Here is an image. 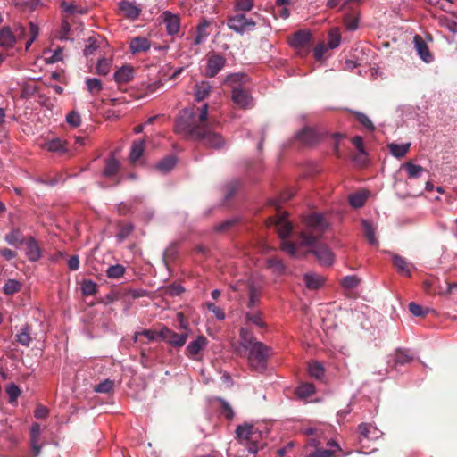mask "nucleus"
<instances>
[{
  "label": "nucleus",
  "mask_w": 457,
  "mask_h": 457,
  "mask_svg": "<svg viewBox=\"0 0 457 457\" xmlns=\"http://www.w3.org/2000/svg\"><path fill=\"white\" fill-rule=\"evenodd\" d=\"M119 170L120 162L113 155H112L110 158L106 160L105 168L104 170V175L105 177L111 178L117 174Z\"/></svg>",
  "instance_id": "nucleus-25"
},
{
  "label": "nucleus",
  "mask_w": 457,
  "mask_h": 457,
  "mask_svg": "<svg viewBox=\"0 0 457 457\" xmlns=\"http://www.w3.org/2000/svg\"><path fill=\"white\" fill-rule=\"evenodd\" d=\"M296 138L304 145H312L317 141V132L311 128H304L297 133Z\"/></svg>",
  "instance_id": "nucleus-19"
},
{
  "label": "nucleus",
  "mask_w": 457,
  "mask_h": 457,
  "mask_svg": "<svg viewBox=\"0 0 457 457\" xmlns=\"http://www.w3.org/2000/svg\"><path fill=\"white\" fill-rule=\"evenodd\" d=\"M358 430L360 432V435L364 439H370L372 430H373V433L375 434L377 429L375 428H373L370 423H361L358 426Z\"/></svg>",
  "instance_id": "nucleus-55"
},
{
  "label": "nucleus",
  "mask_w": 457,
  "mask_h": 457,
  "mask_svg": "<svg viewBox=\"0 0 457 457\" xmlns=\"http://www.w3.org/2000/svg\"><path fill=\"white\" fill-rule=\"evenodd\" d=\"M359 18L353 13L345 14L344 17V25L349 30H355L358 28Z\"/></svg>",
  "instance_id": "nucleus-47"
},
{
  "label": "nucleus",
  "mask_w": 457,
  "mask_h": 457,
  "mask_svg": "<svg viewBox=\"0 0 457 457\" xmlns=\"http://www.w3.org/2000/svg\"><path fill=\"white\" fill-rule=\"evenodd\" d=\"M207 27V23H204L199 25L197 28V35L195 37L194 44L200 45L204 38L206 37V33L204 32L205 28Z\"/></svg>",
  "instance_id": "nucleus-63"
},
{
  "label": "nucleus",
  "mask_w": 457,
  "mask_h": 457,
  "mask_svg": "<svg viewBox=\"0 0 457 457\" xmlns=\"http://www.w3.org/2000/svg\"><path fill=\"white\" fill-rule=\"evenodd\" d=\"M303 279L306 287L312 290L320 288L323 284L322 278L317 274H305Z\"/></svg>",
  "instance_id": "nucleus-30"
},
{
  "label": "nucleus",
  "mask_w": 457,
  "mask_h": 457,
  "mask_svg": "<svg viewBox=\"0 0 457 457\" xmlns=\"http://www.w3.org/2000/svg\"><path fill=\"white\" fill-rule=\"evenodd\" d=\"M392 262L398 273L408 278L411 277L410 270L411 263H409L404 257L399 254H394L392 256Z\"/></svg>",
  "instance_id": "nucleus-13"
},
{
  "label": "nucleus",
  "mask_w": 457,
  "mask_h": 457,
  "mask_svg": "<svg viewBox=\"0 0 457 457\" xmlns=\"http://www.w3.org/2000/svg\"><path fill=\"white\" fill-rule=\"evenodd\" d=\"M184 287L179 284H172L167 288V294L170 296H178L184 292Z\"/></svg>",
  "instance_id": "nucleus-64"
},
{
  "label": "nucleus",
  "mask_w": 457,
  "mask_h": 457,
  "mask_svg": "<svg viewBox=\"0 0 457 457\" xmlns=\"http://www.w3.org/2000/svg\"><path fill=\"white\" fill-rule=\"evenodd\" d=\"M248 352L247 362L251 370L264 373L267 370L268 360L272 354V349L262 343H255L245 349Z\"/></svg>",
  "instance_id": "nucleus-3"
},
{
  "label": "nucleus",
  "mask_w": 457,
  "mask_h": 457,
  "mask_svg": "<svg viewBox=\"0 0 457 457\" xmlns=\"http://www.w3.org/2000/svg\"><path fill=\"white\" fill-rule=\"evenodd\" d=\"M198 111L197 114L194 108L183 109L175 120L174 131L187 139L199 141L207 147H223L225 140L222 136L208 126V105L204 104Z\"/></svg>",
  "instance_id": "nucleus-2"
},
{
  "label": "nucleus",
  "mask_w": 457,
  "mask_h": 457,
  "mask_svg": "<svg viewBox=\"0 0 457 457\" xmlns=\"http://www.w3.org/2000/svg\"><path fill=\"white\" fill-rule=\"evenodd\" d=\"M270 220L282 240L281 249L285 253L295 257L301 248L309 247L308 253H312L320 265L330 266L334 262V254L329 247L318 243L328 227V223L322 214L312 212L305 216L303 218L304 228L295 242L287 239L292 233L293 226L284 214Z\"/></svg>",
  "instance_id": "nucleus-1"
},
{
  "label": "nucleus",
  "mask_w": 457,
  "mask_h": 457,
  "mask_svg": "<svg viewBox=\"0 0 457 457\" xmlns=\"http://www.w3.org/2000/svg\"><path fill=\"white\" fill-rule=\"evenodd\" d=\"M238 183L237 181H231L225 186L224 195L226 199L232 197L237 192Z\"/></svg>",
  "instance_id": "nucleus-59"
},
{
  "label": "nucleus",
  "mask_w": 457,
  "mask_h": 457,
  "mask_svg": "<svg viewBox=\"0 0 457 457\" xmlns=\"http://www.w3.org/2000/svg\"><path fill=\"white\" fill-rule=\"evenodd\" d=\"M21 289V284L15 279H8L3 288L5 295H12Z\"/></svg>",
  "instance_id": "nucleus-40"
},
{
  "label": "nucleus",
  "mask_w": 457,
  "mask_h": 457,
  "mask_svg": "<svg viewBox=\"0 0 457 457\" xmlns=\"http://www.w3.org/2000/svg\"><path fill=\"white\" fill-rule=\"evenodd\" d=\"M266 265L267 268L271 270V271L277 276H280L286 273L287 267L282 260L278 258H269L266 261Z\"/></svg>",
  "instance_id": "nucleus-22"
},
{
  "label": "nucleus",
  "mask_w": 457,
  "mask_h": 457,
  "mask_svg": "<svg viewBox=\"0 0 457 457\" xmlns=\"http://www.w3.org/2000/svg\"><path fill=\"white\" fill-rule=\"evenodd\" d=\"M315 392L314 386L310 383H305L301 386H299L295 389V395L299 398H307L311 395H312Z\"/></svg>",
  "instance_id": "nucleus-39"
},
{
  "label": "nucleus",
  "mask_w": 457,
  "mask_h": 457,
  "mask_svg": "<svg viewBox=\"0 0 457 457\" xmlns=\"http://www.w3.org/2000/svg\"><path fill=\"white\" fill-rule=\"evenodd\" d=\"M226 59L220 54H212L207 59L205 68V76L208 78L215 77L225 66Z\"/></svg>",
  "instance_id": "nucleus-7"
},
{
  "label": "nucleus",
  "mask_w": 457,
  "mask_h": 457,
  "mask_svg": "<svg viewBox=\"0 0 457 457\" xmlns=\"http://www.w3.org/2000/svg\"><path fill=\"white\" fill-rule=\"evenodd\" d=\"M309 373L312 378L320 379L324 375V368L318 361H312L309 363Z\"/></svg>",
  "instance_id": "nucleus-43"
},
{
  "label": "nucleus",
  "mask_w": 457,
  "mask_h": 457,
  "mask_svg": "<svg viewBox=\"0 0 457 457\" xmlns=\"http://www.w3.org/2000/svg\"><path fill=\"white\" fill-rule=\"evenodd\" d=\"M409 311L412 315H414L416 317H425L428 313L429 309L428 308L424 309L420 304H418L414 302H411L409 303Z\"/></svg>",
  "instance_id": "nucleus-50"
},
{
  "label": "nucleus",
  "mask_w": 457,
  "mask_h": 457,
  "mask_svg": "<svg viewBox=\"0 0 457 457\" xmlns=\"http://www.w3.org/2000/svg\"><path fill=\"white\" fill-rule=\"evenodd\" d=\"M207 309L209 312H212L218 320H223L225 319V313L223 310L216 306L214 303H208Z\"/></svg>",
  "instance_id": "nucleus-60"
},
{
  "label": "nucleus",
  "mask_w": 457,
  "mask_h": 457,
  "mask_svg": "<svg viewBox=\"0 0 457 457\" xmlns=\"http://www.w3.org/2000/svg\"><path fill=\"white\" fill-rule=\"evenodd\" d=\"M177 158L174 155H168L155 164V170L161 173L170 172L176 165Z\"/></svg>",
  "instance_id": "nucleus-20"
},
{
  "label": "nucleus",
  "mask_w": 457,
  "mask_h": 457,
  "mask_svg": "<svg viewBox=\"0 0 457 457\" xmlns=\"http://www.w3.org/2000/svg\"><path fill=\"white\" fill-rule=\"evenodd\" d=\"M114 382L111 379H105L95 386V391L97 393L108 394L113 390Z\"/></svg>",
  "instance_id": "nucleus-52"
},
{
  "label": "nucleus",
  "mask_w": 457,
  "mask_h": 457,
  "mask_svg": "<svg viewBox=\"0 0 457 457\" xmlns=\"http://www.w3.org/2000/svg\"><path fill=\"white\" fill-rule=\"evenodd\" d=\"M120 10L127 19L136 20L139 17L141 9L136 6L133 3L123 0L120 3Z\"/></svg>",
  "instance_id": "nucleus-14"
},
{
  "label": "nucleus",
  "mask_w": 457,
  "mask_h": 457,
  "mask_svg": "<svg viewBox=\"0 0 457 457\" xmlns=\"http://www.w3.org/2000/svg\"><path fill=\"white\" fill-rule=\"evenodd\" d=\"M163 22L166 25V30L169 35L179 33L180 28V19L178 15L172 14L170 12H164L162 14Z\"/></svg>",
  "instance_id": "nucleus-10"
},
{
  "label": "nucleus",
  "mask_w": 457,
  "mask_h": 457,
  "mask_svg": "<svg viewBox=\"0 0 457 457\" xmlns=\"http://www.w3.org/2000/svg\"><path fill=\"white\" fill-rule=\"evenodd\" d=\"M312 43V36L306 30H298L289 37V45L302 57L309 54Z\"/></svg>",
  "instance_id": "nucleus-6"
},
{
  "label": "nucleus",
  "mask_w": 457,
  "mask_h": 457,
  "mask_svg": "<svg viewBox=\"0 0 457 457\" xmlns=\"http://www.w3.org/2000/svg\"><path fill=\"white\" fill-rule=\"evenodd\" d=\"M86 85H87V90L91 94H98L103 88L102 81L96 78L87 79L86 80Z\"/></svg>",
  "instance_id": "nucleus-46"
},
{
  "label": "nucleus",
  "mask_w": 457,
  "mask_h": 457,
  "mask_svg": "<svg viewBox=\"0 0 457 457\" xmlns=\"http://www.w3.org/2000/svg\"><path fill=\"white\" fill-rule=\"evenodd\" d=\"M328 46L329 48L334 49L340 44L341 37L337 29H332L328 35Z\"/></svg>",
  "instance_id": "nucleus-54"
},
{
  "label": "nucleus",
  "mask_w": 457,
  "mask_h": 457,
  "mask_svg": "<svg viewBox=\"0 0 457 457\" xmlns=\"http://www.w3.org/2000/svg\"><path fill=\"white\" fill-rule=\"evenodd\" d=\"M211 91V86L208 82L203 81L197 84L195 88V98L197 101L205 99Z\"/></svg>",
  "instance_id": "nucleus-29"
},
{
  "label": "nucleus",
  "mask_w": 457,
  "mask_h": 457,
  "mask_svg": "<svg viewBox=\"0 0 457 457\" xmlns=\"http://www.w3.org/2000/svg\"><path fill=\"white\" fill-rule=\"evenodd\" d=\"M413 361V356L411 355L408 350L398 349L395 354V364L403 365Z\"/></svg>",
  "instance_id": "nucleus-38"
},
{
  "label": "nucleus",
  "mask_w": 457,
  "mask_h": 457,
  "mask_svg": "<svg viewBox=\"0 0 457 457\" xmlns=\"http://www.w3.org/2000/svg\"><path fill=\"white\" fill-rule=\"evenodd\" d=\"M247 82L248 76L245 73L229 74L224 79V84L231 89L232 93L237 90L244 89V86Z\"/></svg>",
  "instance_id": "nucleus-8"
},
{
  "label": "nucleus",
  "mask_w": 457,
  "mask_h": 457,
  "mask_svg": "<svg viewBox=\"0 0 457 457\" xmlns=\"http://www.w3.org/2000/svg\"><path fill=\"white\" fill-rule=\"evenodd\" d=\"M403 167L407 171L408 177L411 179L420 178L424 171V169L420 165L413 164L411 162H406Z\"/></svg>",
  "instance_id": "nucleus-37"
},
{
  "label": "nucleus",
  "mask_w": 457,
  "mask_h": 457,
  "mask_svg": "<svg viewBox=\"0 0 457 457\" xmlns=\"http://www.w3.org/2000/svg\"><path fill=\"white\" fill-rule=\"evenodd\" d=\"M5 392L9 397V403H16L18 397L21 395V391L15 384L11 383L6 386Z\"/></svg>",
  "instance_id": "nucleus-44"
},
{
  "label": "nucleus",
  "mask_w": 457,
  "mask_h": 457,
  "mask_svg": "<svg viewBox=\"0 0 457 457\" xmlns=\"http://www.w3.org/2000/svg\"><path fill=\"white\" fill-rule=\"evenodd\" d=\"M246 322L252 323L259 328H264L266 326L262 320V313L260 311H252L245 313Z\"/></svg>",
  "instance_id": "nucleus-27"
},
{
  "label": "nucleus",
  "mask_w": 457,
  "mask_h": 457,
  "mask_svg": "<svg viewBox=\"0 0 457 457\" xmlns=\"http://www.w3.org/2000/svg\"><path fill=\"white\" fill-rule=\"evenodd\" d=\"M15 42L16 36L9 28L4 27L0 30V46L12 47Z\"/></svg>",
  "instance_id": "nucleus-23"
},
{
  "label": "nucleus",
  "mask_w": 457,
  "mask_h": 457,
  "mask_svg": "<svg viewBox=\"0 0 457 457\" xmlns=\"http://www.w3.org/2000/svg\"><path fill=\"white\" fill-rule=\"evenodd\" d=\"M111 67V62L105 58L98 61L96 65V73L102 76H105L109 73Z\"/></svg>",
  "instance_id": "nucleus-56"
},
{
  "label": "nucleus",
  "mask_w": 457,
  "mask_h": 457,
  "mask_svg": "<svg viewBox=\"0 0 457 457\" xmlns=\"http://www.w3.org/2000/svg\"><path fill=\"white\" fill-rule=\"evenodd\" d=\"M26 254L29 261L37 262L41 257V249L32 237H29L26 241Z\"/></svg>",
  "instance_id": "nucleus-15"
},
{
  "label": "nucleus",
  "mask_w": 457,
  "mask_h": 457,
  "mask_svg": "<svg viewBox=\"0 0 457 457\" xmlns=\"http://www.w3.org/2000/svg\"><path fill=\"white\" fill-rule=\"evenodd\" d=\"M207 345V339L204 336H199L197 338L188 344L187 346V354L194 357L198 354L200 351Z\"/></svg>",
  "instance_id": "nucleus-18"
},
{
  "label": "nucleus",
  "mask_w": 457,
  "mask_h": 457,
  "mask_svg": "<svg viewBox=\"0 0 457 457\" xmlns=\"http://www.w3.org/2000/svg\"><path fill=\"white\" fill-rule=\"evenodd\" d=\"M5 241L13 246H18L23 243V237L21 231L17 228H12L5 235Z\"/></svg>",
  "instance_id": "nucleus-33"
},
{
  "label": "nucleus",
  "mask_w": 457,
  "mask_h": 457,
  "mask_svg": "<svg viewBox=\"0 0 457 457\" xmlns=\"http://www.w3.org/2000/svg\"><path fill=\"white\" fill-rule=\"evenodd\" d=\"M240 221V219L237 217H234L228 220H226L214 227V230L218 233H224L234 228Z\"/></svg>",
  "instance_id": "nucleus-35"
},
{
  "label": "nucleus",
  "mask_w": 457,
  "mask_h": 457,
  "mask_svg": "<svg viewBox=\"0 0 457 457\" xmlns=\"http://www.w3.org/2000/svg\"><path fill=\"white\" fill-rule=\"evenodd\" d=\"M46 149L50 152H66V142L59 138L53 139L46 144Z\"/></svg>",
  "instance_id": "nucleus-42"
},
{
  "label": "nucleus",
  "mask_w": 457,
  "mask_h": 457,
  "mask_svg": "<svg viewBox=\"0 0 457 457\" xmlns=\"http://www.w3.org/2000/svg\"><path fill=\"white\" fill-rule=\"evenodd\" d=\"M260 292L254 287H251L249 289V300L247 303V307L249 309H253L259 303Z\"/></svg>",
  "instance_id": "nucleus-51"
},
{
  "label": "nucleus",
  "mask_w": 457,
  "mask_h": 457,
  "mask_svg": "<svg viewBox=\"0 0 457 457\" xmlns=\"http://www.w3.org/2000/svg\"><path fill=\"white\" fill-rule=\"evenodd\" d=\"M253 6V0H234V11L236 12H250Z\"/></svg>",
  "instance_id": "nucleus-36"
},
{
  "label": "nucleus",
  "mask_w": 457,
  "mask_h": 457,
  "mask_svg": "<svg viewBox=\"0 0 457 457\" xmlns=\"http://www.w3.org/2000/svg\"><path fill=\"white\" fill-rule=\"evenodd\" d=\"M354 116H355L356 120L368 130L373 131L375 129V127H374L372 121L369 119V117L366 114H364L362 112H355Z\"/></svg>",
  "instance_id": "nucleus-49"
},
{
  "label": "nucleus",
  "mask_w": 457,
  "mask_h": 457,
  "mask_svg": "<svg viewBox=\"0 0 457 457\" xmlns=\"http://www.w3.org/2000/svg\"><path fill=\"white\" fill-rule=\"evenodd\" d=\"M410 146H411L410 143L403 144V145L391 143L387 145L390 154L398 159L403 158L407 154V152L410 149Z\"/></svg>",
  "instance_id": "nucleus-24"
},
{
  "label": "nucleus",
  "mask_w": 457,
  "mask_h": 457,
  "mask_svg": "<svg viewBox=\"0 0 457 457\" xmlns=\"http://www.w3.org/2000/svg\"><path fill=\"white\" fill-rule=\"evenodd\" d=\"M255 18H259L257 13L247 16L245 12H236L228 17L227 26L236 33L243 35L255 29L257 25Z\"/></svg>",
  "instance_id": "nucleus-4"
},
{
  "label": "nucleus",
  "mask_w": 457,
  "mask_h": 457,
  "mask_svg": "<svg viewBox=\"0 0 457 457\" xmlns=\"http://www.w3.org/2000/svg\"><path fill=\"white\" fill-rule=\"evenodd\" d=\"M327 445L329 447L328 449H317L307 457H339L337 453L342 450L337 443L331 440L328 442Z\"/></svg>",
  "instance_id": "nucleus-12"
},
{
  "label": "nucleus",
  "mask_w": 457,
  "mask_h": 457,
  "mask_svg": "<svg viewBox=\"0 0 457 457\" xmlns=\"http://www.w3.org/2000/svg\"><path fill=\"white\" fill-rule=\"evenodd\" d=\"M134 230V226L131 223L120 224V231L116 237L119 242H123Z\"/></svg>",
  "instance_id": "nucleus-45"
},
{
  "label": "nucleus",
  "mask_w": 457,
  "mask_h": 457,
  "mask_svg": "<svg viewBox=\"0 0 457 457\" xmlns=\"http://www.w3.org/2000/svg\"><path fill=\"white\" fill-rule=\"evenodd\" d=\"M232 100L241 109H248L253 106V99L245 88L233 92Z\"/></svg>",
  "instance_id": "nucleus-9"
},
{
  "label": "nucleus",
  "mask_w": 457,
  "mask_h": 457,
  "mask_svg": "<svg viewBox=\"0 0 457 457\" xmlns=\"http://www.w3.org/2000/svg\"><path fill=\"white\" fill-rule=\"evenodd\" d=\"M236 434L240 443L247 446L249 453H255L258 451V444L262 435L253 425L248 423L239 425L236 429Z\"/></svg>",
  "instance_id": "nucleus-5"
},
{
  "label": "nucleus",
  "mask_w": 457,
  "mask_h": 457,
  "mask_svg": "<svg viewBox=\"0 0 457 457\" xmlns=\"http://www.w3.org/2000/svg\"><path fill=\"white\" fill-rule=\"evenodd\" d=\"M187 337H188V334L187 332L182 333V334H178L174 331H171L167 343L174 347H181L186 344Z\"/></svg>",
  "instance_id": "nucleus-31"
},
{
  "label": "nucleus",
  "mask_w": 457,
  "mask_h": 457,
  "mask_svg": "<svg viewBox=\"0 0 457 457\" xmlns=\"http://www.w3.org/2000/svg\"><path fill=\"white\" fill-rule=\"evenodd\" d=\"M145 151V140H138L133 143L129 154V161L135 163Z\"/></svg>",
  "instance_id": "nucleus-26"
},
{
  "label": "nucleus",
  "mask_w": 457,
  "mask_h": 457,
  "mask_svg": "<svg viewBox=\"0 0 457 457\" xmlns=\"http://www.w3.org/2000/svg\"><path fill=\"white\" fill-rule=\"evenodd\" d=\"M239 337L240 345L245 350L253 346L255 343H261L256 340L253 333L246 328H241L239 331Z\"/></svg>",
  "instance_id": "nucleus-21"
},
{
  "label": "nucleus",
  "mask_w": 457,
  "mask_h": 457,
  "mask_svg": "<svg viewBox=\"0 0 457 457\" xmlns=\"http://www.w3.org/2000/svg\"><path fill=\"white\" fill-rule=\"evenodd\" d=\"M414 43L420 57L426 62H431L432 55L426 42L421 38L420 36L416 35L414 37Z\"/></svg>",
  "instance_id": "nucleus-16"
},
{
  "label": "nucleus",
  "mask_w": 457,
  "mask_h": 457,
  "mask_svg": "<svg viewBox=\"0 0 457 457\" xmlns=\"http://www.w3.org/2000/svg\"><path fill=\"white\" fill-rule=\"evenodd\" d=\"M81 289L84 295H94L97 291V285L92 280H84Z\"/></svg>",
  "instance_id": "nucleus-53"
},
{
  "label": "nucleus",
  "mask_w": 457,
  "mask_h": 457,
  "mask_svg": "<svg viewBox=\"0 0 457 457\" xmlns=\"http://www.w3.org/2000/svg\"><path fill=\"white\" fill-rule=\"evenodd\" d=\"M66 121L74 128L79 127L81 122L80 115L78 112L72 111L66 116Z\"/></svg>",
  "instance_id": "nucleus-58"
},
{
  "label": "nucleus",
  "mask_w": 457,
  "mask_h": 457,
  "mask_svg": "<svg viewBox=\"0 0 457 457\" xmlns=\"http://www.w3.org/2000/svg\"><path fill=\"white\" fill-rule=\"evenodd\" d=\"M139 336H144L149 341H154L157 337V331L156 330H152V329H144V330H142L140 332H136L135 333V341L137 340Z\"/></svg>",
  "instance_id": "nucleus-62"
},
{
  "label": "nucleus",
  "mask_w": 457,
  "mask_h": 457,
  "mask_svg": "<svg viewBox=\"0 0 457 457\" xmlns=\"http://www.w3.org/2000/svg\"><path fill=\"white\" fill-rule=\"evenodd\" d=\"M292 192H284L280 195L278 199H273L270 201V204L274 206L275 208H279V203L287 202L293 196Z\"/></svg>",
  "instance_id": "nucleus-61"
},
{
  "label": "nucleus",
  "mask_w": 457,
  "mask_h": 457,
  "mask_svg": "<svg viewBox=\"0 0 457 457\" xmlns=\"http://www.w3.org/2000/svg\"><path fill=\"white\" fill-rule=\"evenodd\" d=\"M367 195L364 192H358L349 196V203L353 207L360 208L364 205Z\"/></svg>",
  "instance_id": "nucleus-41"
},
{
  "label": "nucleus",
  "mask_w": 457,
  "mask_h": 457,
  "mask_svg": "<svg viewBox=\"0 0 457 457\" xmlns=\"http://www.w3.org/2000/svg\"><path fill=\"white\" fill-rule=\"evenodd\" d=\"M360 284V278L354 275L345 276L341 280V286L345 289H353Z\"/></svg>",
  "instance_id": "nucleus-48"
},
{
  "label": "nucleus",
  "mask_w": 457,
  "mask_h": 457,
  "mask_svg": "<svg viewBox=\"0 0 457 457\" xmlns=\"http://www.w3.org/2000/svg\"><path fill=\"white\" fill-rule=\"evenodd\" d=\"M151 44L146 37H137L131 39L129 44L130 51L135 53L146 52L150 49Z\"/></svg>",
  "instance_id": "nucleus-17"
},
{
  "label": "nucleus",
  "mask_w": 457,
  "mask_h": 457,
  "mask_svg": "<svg viewBox=\"0 0 457 457\" xmlns=\"http://www.w3.org/2000/svg\"><path fill=\"white\" fill-rule=\"evenodd\" d=\"M135 70L130 65H123L113 75L115 82L120 87L134 79Z\"/></svg>",
  "instance_id": "nucleus-11"
},
{
  "label": "nucleus",
  "mask_w": 457,
  "mask_h": 457,
  "mask_svg": "<svg viewBox=\"0 0 457 457\" xmlns=\"http://www.w3.org/2000/svg\"><path fill=\"white\" fill-rule=\"evenodd\" d=\"M126 268L121 264L111 265L105 270V274L109 278L119 279L124 276Z\"/></svg>",
  "instance_id": "nucleus-28"
},
{
  "label": "nucleus",
  "mask_w": 457,
  "mask_h": 457,
  "mask_svg": "<svg viewBox=\"0 0 457 457\" xmlns=\"http://www.w3.org/2000/svg\"><path fill=\"white\" fill-rule=\"evenodd\" d=\"M16 339L19 344L23 346H29L32 342V337H30V327L26 325L16 335Z\"/></svg>",
  "instance_id": "nucleus-34"
},
{
  "label": "nucleus",
  "mask_w": 457,
  "mask_h": 457,
  "mask_svg": "<svg viewBox=\"0 0 457 457\" xmlns=\"http://www.w3.org/2000/svg\"><path fill=\"white\" fill-rule=\"evenodd\" d=\"M361 225L364 230L365 237L367 238L368 242L372 245H377L378 240L375 237V230L372 227V224L368 220H362Z\"/></svg>",
  "instance_id": "nucleus-32"
},
{
  "label": "nucleus",
  "mask_w": 457,
  "mask_h": 457,
  "mask_svg": "<svg viewBox=\"0 0 457 457\" xmlns=\"http://www.w3.org/2000/svg\"><path fill=\"white\" fill-rule=\"evenodd\" d=\"M29 34L30 37L25 44L26 50H28L30 47L32 43L36 40V38L38 36V27L32 22L29 23Z\"/></svg>",
  "instance_id": "nucleus-57"
}]
</instances>
